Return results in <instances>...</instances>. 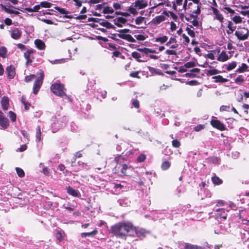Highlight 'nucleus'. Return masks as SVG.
I'll return each mask as SVG.
<instances>
[{
	"mask_svg": "<svg viewBox=\"0 0 249 249\" xmlns=\"http://www.w3.org/2000/svg\"><path fill=\"white\" fill-rule=\"evenodd\" d=\"M110 230L116 236L123 237L132 235L131 231L134 230V227L130 222L124 221L113 225Z\"/></svg>",
	"mask_w": 249,
	"mask_h": 249,
	"instance_id": "obj_1",
	"label": "nucleus"
},
{
	"mask_svg": "<svg viewBox=\"0 0 249 249\" xmlns=\"http://www.w3.org/2000/svg\"><path fill=\"white\" fill-rule=\"evenodd\" d=\"M52 121L53 122L52 124V132L55 133L66 125L68 119L66 116H63L59 118L53 117Z\"/></svg>",
	"mask_w": 249,
	"mask_h": 249,
	"instance_id": "obj_2",
	"label": "nucleus"
},
{
	"mask_svg": "<svg viewBox=\"0 0 249 249\" xmlns=\"http://www.w3.org/2000/svg\"><path fill=\"white\" fill-rule=\"evenodd\" d=\"M38 77L36 78L34 86H33V92L36 94L39 90L44 77V72L42 70H39L37 72Z\"/></svg>",
	"mask_w": 249,
	"mask_h": 249,
	"instance_id": "obj_3",
	"label": "nucleus"
},
{
	"mask_svg": "<svg viewBox=\"0 0 249 249\" xmlns=\"http://www.w3.org/2000/svg\"><path fill=\"white\" fill-rule=\"evenodd\" d=\"M51 91L55 95L60 97L66 96L65 92L64 85L61 83H55L53 84L51 87Z\"/></svg>",
	"mask_w": 249,
	"mask_h": 249,
	"instance_id": "obj_4",
	"label": "nucleus"
},
{
	"mask_svg": "<svg viewBox=\"0 0 249 249\" xmlns=\"http://www.w3.org/2000/svg\"><path fill=\"white\" fill-rule=\"evenodd\" d=\"M229 210L224 208H216L214 210V216L215 219L219 220H225L227 218Z\"/></svg>",
	"mask_w": 249,
	"mask_h": 249,
	"instance_id": "obj_5",
	"label": "nucleus"
},
{
	"mask_svg": "<svg viewBox=\"0 0 249 249\" xmlns=\"http://www.w3.org/2000/svg\"><path fill=\"white\" fill-rule=\"evenodd\" d=\"M0 126L3 129H5L9 126V121L3 113L0 110Z\"/></svg>",
	"mask_w": 249,
	"mask_h": 249,
	"instance_id": "obj_6",
	"label": "nucleus"
},
{
	"mask_svg": "<svg viewBox=\"0 0 249 249\" xmlns=\"http://www.w3.org/2000/svg\"><path fill=\"white\" fill-rule=\"evenodd\" d=\"M36 52V50L31 49L28 50L26 52L24 53V56L25 58L26 59V64L28 65L31 64L32 62V59L34 58L33 56H31V54L34 53Z\"/></svg>",
	"mask_w": 249,
	"mask_h": 249,
	"instance_id": "obj_7",
	"label": "nucleus"
},
{
	"mask_svg": "<svg viewBox=\"0 0 249 249\" xmlns=\"http://www.w3.org/2000/svg\"><path fill=\"white\" fill-rule=\"evenodd\" d=\"M66 190L69 195L78 197L81 196L80 193L78 190H75L70 186L67 187Z\"/></svg>",
	"mask_w": 249,
	"mask_h": 249,
	"instance_id": "obj_8",
	"label": "nucleus"
},
{
	"mask_svg": "<svg viewBox=\"0 0 249 249\" xmlns=\"http://www.w3.org/2000/svg\"><path fill=\"white\" fill-rule=\"evenodd\" d=\"M211 124L213 127L221 131L225 130L226 129L224 125L218 120H212Z\"/></svg>",
	"mask_w": 249,
	"mask_h": 249,
	"instance_id": "obj_9",
	"label": "nucleus"
},
{
	"mask_svg": "<svg viewBox=\"0 0 249 249\" xmlns=\"http://www.w3.org/2000/svg\"><path fill=\"white\" fill-rule=\"evenodd\" d=\"M6 72L9 79H12L14 78L15 75V70L14 67L12 65L8 66L6 69Z\"/></svg>",
	"mask_w": 249,
	"mask_h": 249,
	"instance_id": "obj_10",
	"label": "nucleus"
},
{
	"mask_svg": "<svg viewBox=\"0 0 249 249\" xmlns=\"http://www.w3.org/2000/svg\"><path fill=\"white\" fill-rule=\"evenodd\" d=\"M133 4L135 7L141 9L146 7L147 6V2L144 0H138L133 3Z\"/></svg>",
	"mask_w": 249,
	"mask_h": 249,
	"instance_id": "obj_11",
	"label": "nucleus"
},
{
	"mask_svg": "<svg viewBox=\"0 0 249 249\" xmlns=\"http://www.w3.org/2000/svg\"><path fill=\"white\" fill-rule=\"evenodd\" d=\"M213 14L214 15V18L218 20L220 22H223L224 18L218 10L214 7H212Z\"/></svg>",
	"mask_w": 249,
	"mask_h": 249,
	"instance_id": "obj_12",
	"label": "nucleus"
},
{
	"mask_svg": "<svg viewBox=\"0 0 249 249\" xmlns=\"http://www.w3.org/2000/svg\"><path fill=\"white\" fill-rule=\"evenodd\" d=\"M235 36H237L238 39L241 40H244L247 39L249 36V32L247 30V32L246 34H243L241 32L236 31L234 34Z\"/></svg>",
	"mask_w": 249,
	"mask_h": 249,
	"instance_id": "obj_13",
	"label": "nucleus"
},
{
	"mask_svg": "<svg viewBox=\"0 0 249 249\" xmlns=\"http://www.w3.org/2000/svg\"><path fill=\"white\" fill-rule=\"evenodd\" d=\"M2 108L4 110H6L9 107V99L6 96H3L1 101Z\"/></svg>",
	"mask_w": 249,
	"mask_h": 249,
	"instance_id": "obj_14",
	"label": "nucleus"
},
{
	"mask_svg": "<svg viewBox=\"0 0 249 249\" xmlns=\"http://www.w3.org/2000/svg\"><path fill=\"white\" fill-rule=\"evenodd\" d=\"M134 232H135L138 236H144L146 233V231L145 230L143 229H137L134 227V230L133 231H131L132 233V235H134Z\"/></svg>",
	"mask_w": 249,
	"mask_h": 249,
	"instance_id": "obj_15",
	"label": "nucleus"
},
{
	"mask_svg": "<svg viewBox=\"0 0 249 249\" xmlns=\"http://www.w3.org/2000/svg\"><path fill=\"white\" fill-rule=\"evenodd\" d=\"M114 24L118 27H122L123 24L126 22L125 18L123 17L117 18L114 19Z\"/></svg>",
	"mask_w": 249,
	"mask_h": 249,
	"instance_id": "obj_16",
	"label": "nucleus"
},
{
	"mask_svg": "<svg viewBox=\"0 0 249 249\" xmlns=\"http://www.w3.org/2000/svg\"><path fill=\"white\" fill-rule=\"evenodd\" d=\"M35 44L37 48L39 50H44L45 48V43L40 39H36L35 40Z\"/></svg>",
	"mask_w": 249,
	"mask_h": 249,
	"instance_id": "obj_17",
	"label": "nucleus"
},
{
	"mask_svg": "<svg viewBox=\"0 0 249 249\" xmlns=\"http://www.w3.org/2000/svg\"><path fill=\"white\" fill-rule=\"evenodd\" d=\"M99 22H98V23L100 25H102L103 27H106V28H107V29L114 28V26L112 25L110 23H109V22H108L106 20H105L102 19H100V20H99Z\"/></svg>",
	"mask_w": 249,
	"mask_h": 249,
	"instance_id": "obj_18",
	"label": "nucleus"
},
{
	"mask_svg": "<svg viewBox=\"0 0 249 249\" xmlns=\"http://www.w3.org/2000/svg\"><path fill=\"white\" fill-rule=\"evenodd\" d=\"M229 59V57L226 53L222 51L218 56L217 60L219 61L225 62Z\"/></svg>",
	"mask_w": 249,
	"mask_h": 249,
	"instance_id": "obj_19",
	"label": "nucleus"
},
{
	"mask_svg": "<svg viewBox=\"0 0 249 249\" xmlns=\"http://www.w3.org/2000/svg\"><path fill=\"white\" fill-rule=\"evenodd\" d=\"M215 83H223L228 81L227 79L223 78L221 75L214 76L212 77Z\"/></svg>",
	"mask_w": 249,
	"mask_h": 249,
	"instance_id": "obj_20",
	"label": "nucleus"
},
{
	"mask_svg": "<svg viewBox=\"0 0 249 249\" xmlns=\"http://www.w3.org/2000/svg\"><path fill=\"white\" fill-rule=\"evenodd\" d=\"M0 6L3 10H4L5 12L8 14H14L15 15H18V14H19V12L18 11L8 8L2 4H0Z\"/></svg>",
	"mask_w": 249,
	"mask_h": 249,
	"instance_id": "obj_21",
	"label": "nucleus"
},
{
	"mask_svg": "<svg viewBox=\"0 0 249 249\" xmlns=\"http://www.w3.org/2000/svg\"><path fill=\"white\" fill-rule=\"evenodd\" d=\"M20 36L21 32L18 29L16 28L12 30L11 33V37L15 39H18L20 37Z\"/></svg>",
	"mask_w": 249,
	"mask_h": 249,
	"instance_id": "obj_22",
	"label": "nucleus"
},
{
	"mask_svg": "<svg viewBox=\"0 0 249 249\" xmlns=\"http://www.w3.org/2000/svg\"><path fill=\"white\" fill-rule=\"evenodd\" d=\"M98 233V231L96 229H94L92 231L88 232H83L81 233V236L83 238L86 237L87 236H94L96 235Z\"/></svg>",
	"mask_w": 249,
	"mask_h": 249,
	"instance_id": "obj_23",
	"label": "nucleus"
},
{
	"mask_svg": "<svg viewBox=\"0 0 249 249\" xmlns=\"http://www.w3.org/2000/svg\"><path fill=\"white\" fill-rule=\"evenodd\" d=\"M118 202L121 206L123 207L128 206L130 204V201L127 198L120 199Z\"/></svg>",
	"mask_w": 249,
	"mask_h": 249,
	"instance_id": "obj_24",
	"label": "nucleus"
},
{
	"mask_svg": "<svg viewBox=\"0 0 249 249\" xmlns=\"http://www.w3.org/2000/svg\"><path fill=\"white\" fill-rule=\"evenodd\" d=\"M165 19V17L164 16L160 15L154 18H153V21L155 24L157 25L164 21Z\"/></svg>",
	"mask_w": 249,
	"mask_h": 249,
	"instance_id": "obj_25",
	"label": "nucleus"
},
{
	"mask_svg": "<svg viewBox=\"0 0 249 249\" xmlns=\"http://www.w3.org/2000/svg\"><path fill=\"white\" fill-rule=\"evenodd\" d=\"M41 132L40 127L38 126L36 128V142H38L41 140Z\"/></svg>",
	"mask_w": 249,
	"mask_h": 249,
	"instance_id": "obj_26",
	"label": "nucleus"
},
{
	"mask_svg": "<svg viewBox=\"0 0 249 249\" xmlns=\"http://www.w3.org/2000/svg\"><path fill=\"white\" fill-rule=\"evenodd\" d=\"M132 56L136 59V60L138 62H145L146 60H142L140 59V58L141 57V55L140 53H138L137 52H134L132 53Z\"/></svg>",
	"mask_w": 249,
	"mask_h": 249,
	"instance_id": "obj_27",
	"label": "nucleus"
},
{
	"mask_svg": "<svg viewBox=\"0 0 249 249\" xmlns=\"http://www.w3.org/2000/svg\"><path fill=\"white\" fill-rule=\"evenodd\" d=\"M245 77L242 75H240L235 79L234 82L238 85H241L245 81Z\"/></svg>",
	"mask_w": 249,
	"mask_h": 249,
	"instance_id": "obj_28",
	"label": "nucleus"
},
{
	"mask_svg": "<svg viewBox=\"0 0 249 249\" xmlns=\"http://www.w3.org/2000/svg\"><path fill=\"white\" fill-rule=\"evenodd\" d=\"M7 49L3 46L0 47V56L2 58H5L7 56Z\"/></svg>",
	"mask_w": 249,
	"mask_h": 249,
	"instance_id": "obj_29",
	"label": "nucleus"
},
{
	"mask_svg": "<svg viewBox=\"0 0 249 249\" xmlns=\"http://www.w3.org/2000/svg\"><path fill=\"white\" fill-rule=\"evenodd\" d=\"M40 8V4L35 6L33 8H26L25 10L28 12H37Z\"/></svg>",
	"mask_w": 249,
	"mask_h": 249,
	"instance_id": "obj_30",
	"label": "nucleus"
},
{
	"mask_svg": "<svg viewBox=\"0 0 249 249\" xmlns=\"http://www.w3.org/2000/svg\"><path fill=\"white\" fill-rule=\"evenodd\" d=\"M69 59V58H62L60 59H56L54 61H50V62L53 64H61L68 61Z\"/></svg>",
	"mask_w": 249,
	"mask_h": 249,
	"instance_id": "obj_31",
	"label": "nucleus"
},
{
	"mask_svg": "<svg viewBox=\"0 0 249 249\" xmlns=\"http://www.w3.org/2000/svg\"><path fill=\"white\" fill-rule=\"evenodd\" d=\"M233 23L231 21H229L228 24V28L229 29L230 31L227 30V33L228 34H231L233 31L235 29L236 27L233 26Z\"/></svg>",
	"mask_w": 249,
	"mask_h": 249,
	"instance_id": "obj_32",
	"label": "nucleus"
},
{
	"mask_svg": "<svg viewBox=\"0 0 249 249\" xmlns=\"http://www.w3.org/2000/svg\"><path fill=\"white\" fill-rule=\"evenodd\" d=\"M212 180L213 183L215 185L221 184L222 182V180L215 176L212 178Z\"/></svg>",
	"mask_w": 249,
	"mask_h": 249,
	"instance_id": "obj_33",
	"label": "nucleus"
},
{
	"mask_svg": "<svg viewBox=\"0 0 249 249\" xmlns=\"http://www.w3.org/2000/svg\"><path fill=\"white\" fill-rule=\"evenodd\" d=\"M247 65L245 63H242V66L238 68L236 71L240 73L243 72L247 71Z\"/></svg>",
	"mask_w": 249,
	"mask_h": 249,
	"instance_id": "obj_34",
	"label": "nucleus"
},
{
	"mask_svg": "<svg viewBox=\"0 0 249 249\" xmlns=\"http://www.w3.org/2000/svg\"><path fill=\"white\" fill-rule=\"evenodd\" d=\"M199 247L197 245H192L189 243H185L184 246V249H198Z\"/></svg>",
	"mask_w": 249,
	"mask_h": 249,
	"instance_id": "obj_35",
	"label": "nucleus"
},
{
	"mask_svg": "<svg viewBox=\"0 0 249 249\" xmlns=\"http://www.w3.org/2000/svg\"><path fill=\"white\" fill-rule=\"evenodd\" d=\"M103 11L104 14H112L114 13V10L112 9V8L109 6L104 7Z\"/></svg>",
	"mask_w": 249,
	"mask_h": 249,
	"instance_id": "obj_36",
	"label": "nucleus"
},
{
	"mask_svg": "<svg viewBox=\"0 0 249 249\" xmlns=\"http://www.w3.org/2000/svg\"><path fill=\"white\" fill-rule=\"evenodd\" d=\"M171 165V163L168 161H164L161 164V168L163 170L168 169Z\"/></svg>",
	"mask_w": 249,
	"mask_h": 249,
	"instance_id": "obj_37",
	"label": "nucleus"
},
{
	"mask_svg": "<svg viewBox=\"0 0 249 249\" xmlns=\"http://www.w3.org/2000/svg\"><path fill=\"white\" fill-rule=\"evenodd\" d=\"M16 170L18 175L19 177L22 178L24 176V175H25L24 172L21 168H20L19 167H16Z\"/></svg>",
	"mask_w": 249,
	"mask_h": 249,
	"instance_id": "obj_38",
	"label": "nucleus"
},
{
	"mask_svg": "<svg viewBox=\"0 0 249 249\" xmlns=\"http://www.w3.org/2000/svg\"><path fill=\"white\" fill-rule=\"evenodd\" d=\"M168 37L166 36H162L161 37H158L156 39V41L160 42L161 43H163L167 41Z\"/></svg>",
	"mask_w": 249,
	"mask_h": 249,
	"instance_id": "obj_39",
	"label": "nucleus"
},
{
	"mask_svg": "<svg viewBox=\"0 0 249 249\" xmlns=\"http://www.w3.org/2000/svg\"><path fill=\"white\" fill-rule=\"evenodd\" d=\"M236 66V63L235 62H232L228 64L227 67V70L230 71L234 69Z\"/></svg>",
	"mask_w": 249,
	"mask_h": 249,
	"instance_id": "obj_40",
	"label": "nucleus"
},
{
	"mask_svg": "<svg viewBox=\"0 0 249 249\" xmlns=\"http://www.w3.org/2000/svg\"><path fill=\"white\" fill-rule=\"evenodd\" d=\"M136 8V7H134V4H133V6H130L128 8V11L130 14L136 15L138 13Z\"/></svg>",
	"mask_w": 249,
	"mask_h": 249,
	"instance_id": "obj_41",
	"label": "nucleus"
},
{
	"mask_svg": "<svg viewBox=\"0 0 249 249\" xmlns=\"http://www.w3.org/2000/svg\"><path fill=\"white\" fill-rule=\"evenodd\" d=\"M220 72V71L215 69L209 70L208 71V74L210 75H215L219 73Z\"/></svg>",
	"mask_w": 249,
	"mask_h": 249,
	"instance_id": "obj_42",
	"label": "nucleus"
},
{
	"mask_svg": "<svg viewBox=\"0 0 249 249\" xmlns=\"http://www.w3.org/2000/svg\"><path fill=\"white\" fill-rule=\"evenodd\" d=\"M40 7H45V8H50L52 4L51 3L48 2L47 1H42L40 3Z\"/></svg>",
	"mask_w": 249,
	"mask_h": 249,
	"instance_id": "obj_43",
	"label": "nucleus"
},
{
	"mask_svg": "<svg viewBox=\"0 0 249 249\" xmlns=\"http://www.w3.org/2000/svg\"><path fill=\"white\" fill-rule=\"evenodd\" d=\"M145 159L146 155L144 154H141L138 157L137 160L138 162H142L145 160Z\"/></svg>",
	"mask_w": 249,
	"mask_h": 249,
	"instance_id": "obj_44",
	"label": "nucleus"
},
{
	"mask_svg": "<svg viewBox=\"0 0 249 249\" xmlns=\"http://www.w3.org/2000/svg\"><path fill=\"white\" fill-rule=\"evenodd\" d=\"M21 102L24 105V107H25V109L26 110L28 109L29 108V107L30 106V104L29 103H28L27 102H26V99L23 96L22 97Z\"/></svg>",
	"mask_w": 249,
	"mask_h": 249,
	"instance_id": "obj_45",
	"label": "nucleus"
},
{
	"mask_svg": "<svg viewBox=\"0 0 249 249\" xmlns=\"http://www.w3.org/2000/svg\"><path fill=\"white\" fill-rule=\"evenodd\" d=\"M145 19L144 17H139L135 19V23L137 25L141 24Z\"/></svg>",
	"mask_w": 249,
	"mask_h": 249,
	"instance_id": "obj_46",
	"label": "nucleus"
},
{
	"mask_svg": "<svg viewBox=\"0 0 249 249\" xmlns=\"http://www.w3.org/2000/svg\"><path fill=\"white\" fill-rule=\"evenodd\" d=\"M9 116L13 122L16 120V114L13 111H10L9 112Z\"/></svg>",
	"mask_w": 249,
	"mask_h": 249,
	"instance_id": "obj_47",
	"label": "nucleus"
},
{
	"mask_svg": "<svg viewBox=\"0 0 249 249\" xmlns=\"http://www.w3.org/2000/svg\"><path fill=\"white\" fill-rule=\"evenodd\" d=\"M186 31L187 32L188 34L192 37H194L195 36V33L194 31L191 29L190 28L187 27L186 29Z\"/></svg>",
	"mask_w": 249,
	"mask_h": 249,
	"instance_id": "obj_48",
	"label": "nucleus"
},
{
	"mask_svg": "<svg viewBox=\"0 0 249 249\" xmlns=\"http://www.w3.org/2000/svg\"><path fill=\"white\" fill-rule=\"evenodd\" d=\"M73 1L75 2L74 4L76 6L78 7H80L82 6V3L85 2L87 0H73Z\"/></svg>",
	"mask_w": 249,
	"mask_h": 249,
	"instance_id": "obj_49",
	"label": "nucleus"
},
{
	"mask_svg": "<svg viewBox=\"0 0 249 249\" xmlns=\"http://www.w3.org/2000/svg\"><path fill=\"white\" fill-rule=\"evenodd\" d=\"M223 5H225V7H223V8L222 9V10H226L227 11V13H230L231 14H234L235 12L233 10L231 9V8L230 7H227L226 6V4L225 3H224Z\"/></svg>",
	"mask_w": 249,
	"mask_h": 249,
	"instance_id": "obj_50",
	"label": "nucleus"
},
{
	"mask_svg": "<svg viewBox=\"0 0 249 249\" xmlns=\"http://www.w3.org/2000/svg\"><path fill=\"white\" fill-rule=\"evenodd\" d=\"M205 128V125L204 124H198L196 126L194 127V130L198 132Z\"/></svg>",
	"mask_w": 249,
	"mask_h": 249,
	"instance_id": "obj_51",
	"label": "nucleus"
},
{
	"mask_svg": "<svg viewBox=\"0 0 249 249\" xmlns=\"http://www.w3.org/2000/svg\"><path fill=\"white\" fill-rule=\"evenodd\" d=\"M196 18H193V19L191 22L192 23L193 25H190V28H192L193 26H196V27L198 26L199 23H198V20L196 19Z\"/></svg>",
	"mask_w": 249,
	"mask_h": 249,
	"instance_id": "obj_52",
	"label": "nucleus"
},
{
	"mask_svg": "<svg viewBox=\"0 0 249 249\" xmlns=\"http://www.w3.org/2000/svg\"><path fill=\"white\" fill-rule=\"evenodd\" d=\"M55 9L60 14H67L68 12L64 8H60L59 7H55Z\"/></svg>",
	"mask_w": 249,
	"mask_h": 249,
	"instance_id": "obj_53",
	"label": "nucleus"
},
{
	"mask_svg": "<svg viewBox=\"0 0 249 249\" xmlns=\"http://www.w3.org/2000/svg\"><path fill=\"white\" fill-rule=\"evenodd\" d=\"M172 143L173 146L175 148H178L180 145V142L177 140H174L172 141Z\"/></svg>",
	"mask_w": 249,
	"mask_h": 249,
	"instance_id": "obj_54",
	"label": "nucleus"
},
{
	"mask_svg": "<svg viewBox=\"0 0 249 249\" xmlns=\"http://www.w3.org/2000/svg\"><path fill=\"white\" fill-rule=\"evenodd\" d=\"M63 233L61 231H57L56 235V237L57 239L59 241H61L63 240Z\"/></svg>",
	"mask_w": 249,
	"mask_h": 249,
	"instance_id": "obj_55",
	"label": "nucleus"
},
{
	"mask_svg": "<svg viewBox=\"0 0 249 249\" xmlns=\"http://www.w3.org/2000/svg\"><path fill=\"white\" fill-rule=\"evenodd\" d=\"M134 37L138 40L143 41L145 39V36L142 35H135Z\"/></svg>",
	"mask_w": 249,
	"mask_h": 249,
	"instance_id": "obj_56",
	"label": "nucleus"
},
{
	"mask_svg": "<svg viewBox=\"0 0 249 249\" xmlns=\"http://www.w3.org/2000/svg\"><path fill=\"white\" fill-rule=\"evenodd\" d=\"M195 66V63L194 62H188L184 64V67L186 68H193Z\"/></svg>",
	"mask_w": 249,
	"mask_h": 249,
	"instance_id": "obj_57",
	"label": "nucleus"
},
{
	"mask_svg": "<svg viewBox=\"0 0 249 249\" xmlns=\"http://www.w3.org/2000/svg\"><path fill=\"white\" fill-rule=\"evenodd\" d=\"M132 106L135 107V108H139V102L137 99H133L132 100Z\"/></svg>",
	"mask_w": 249,
	"mask_h": 249,
	"instance_id": "obj_58",
	"label": "nucleus"
},
{
	"mask_svg": "<svg viewBox=\"0 0 249 249\" xmlns=\"http://www.w3.org/2000/svg\"><path fill=\"white\" fill-rule=\"evenodd\" d=\"M233 21L236 23H240L242 21L241 18L240 16H235L232 18Z\"/></svg>",
	"mask_w": 249,
	"mask_h": 249,
	"instance_id": "obj_59",
	"label": "nucleus"
},
{
	"mask_svg": "<svg viewBox=\"0 0 249 249\" xmlns=\"http://www.w3.org/2000/svg\"><path fill=\"white\" fill-rule=\"evenodd\" d=\"M119 32H120V34H118L117 36L121 38H122L124 39H126V38L128 34H126L124 33L121 30Z\"/></svg>",
	"mask_w": 249,
	"mask_h": 249,
	"instance_id": "obj_60",
	"label": "nucleus"
},
{
	"mask_svg": "<svg viewBox=\"0 0 249 249\" xmlns=\"http://www.w3.org/2000/svg\"><path fill=\"white\" fill-rule=\"evenodd\" d=\"M185 75L187 77L194 78L197 77L196 74L194 73L191 71L189 72L185 73Z\"/></svg>",
	"mask_w": 249,
	"mask_h": 249,
	"instance_id": "obj_61",
	"label": "nucleus"
},
{
	"mask_svg": "<svg viewBox=\"0 0 249 249\" xmlns=\"http://www.w3.org/2000/svg\"><path fill=\"white\" fill-rule=\"evenodd\" d=\"M36 77V76L34 74H32L29 76H27L25 77V81L27 82H30L31 81H32V79H33L34 78H35Z\"/></svg>",
	"mask_w": 249,
	"mask_h": 249,
	"instance_id": "obj_62",
	"label": "nucleus"
},
{
	"mask_svg": "<svg viewBox=\"0 0 249 249\" xmlns=\"http://www.w3.org/2000/svg\"><path fill=\"white\" fill-rule=\"evenodd\" d=\"M197 18V15H194V14H191L189 17H186L185 19L187 21H190V22L192 21V19H193V18Z\"/></svg>",
	"mask_w": 249,
	"mask_h": 249,
	"instance_id": "obj_63",
	"label": "nucleus"
},
{
	"mask_svg": "<svg viewBox=\"0 0 249 249\" xmlns=\"http://www.w3.org/2000/svg\"><path fill=\"white\" fill-rule=\"evenodd\" d=\"M125 40L131 42H136V40L130 35L129 34L127 35Z\"/></svg>",
	"mask_w": 249,
	"mask_h": 249,
	"instance_id": "obj_64",
	"label": "nucleus"
}]
</instances>
